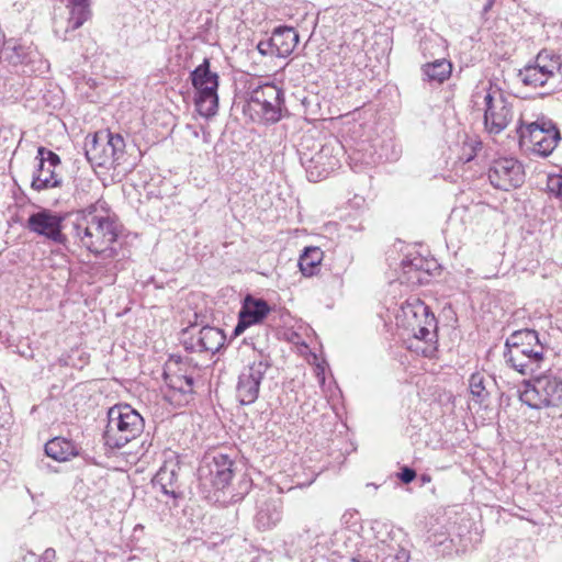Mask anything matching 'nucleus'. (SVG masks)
<instances>
[{"instance_id":"19","label":"nucleus","mask_w":562,"mask_h":562,"mask_svg":"<svg viewBox=\"0 0 562 562\" xmlns=\"http://www.w3.org/2000/svg\"><path fill=\"white\" fill-rule=\"evenodd\" d=\"M226 336L220 328L204 326L186 341V348L199 352H217L225 344Z\"/></svg>"},{"instance_id":"7","label":"nucleus","mask_w":562,"mask_h":562,"mask_svg":"<svg viewBox=\"0 0 562 562\" xmlns=\"http://www.w3.org/2000/svg\"><path fill=\"white\" fill-rule=\"evenodd\" d=\"M192 86L196 90L195 106L200 115L210 117L218 109V75L211 71L210 60L204 58L191 74Z\"/></svg>"},{"instance_id":"29","label":"nucleus","mask_w":562,"mask_h":562,"mask_svg":"<svg viewBox=\"0 0 562 562\" xmlns=\"http://www.w3.org/2000/svg\"><path fill=\"white\" fill-rule=\"evenodd\" d=\"M323 260V251L318 247H307L299 259V267L303 276L312 277L317 273Z\"/></svg>"},{"instance_id":"21","label":"nucleus","mask_w":562,"mask_h":562,"mask_svg":"<svg viewBox=\"0 0 562 562\" xmlns=\"http://www.w3.org/2000/svg\"><path fill=\"white\" fill-rule=\"evenodd\" d=\"M282 519V503L280 499L268 498L258 506L255 517L256 526L260 530L276 527Z\"/></svg>"},{"instance_id":"32","label":"nucleus","mask_w":562,"mask_h":562,"mask_svg":"<svg viewBox=\"0 0 562 562\" xmlns=\"http://www.w3.org/2000/svg\"><path fill=\"white\" fill-rule=\"evenodd\" d=\"M311 535L308 529H304L303 533H297L296 536H291L290 542L285 541V544H290L291 548L288 549V553L296 554L299 551L303 550L305 547L310 546Z\"/></svg>"},{"instance_id":"9","label":"nucleus","mask_w":562,"mask_h":562,"mask_svg":"<svg viewBox=\"0 0 562 562\" xmlns=\"http://www.w3.org/2000/svg\"><path fill=\"white\" fill-rule=\"evenodd\" d=\"M484 125L490 134L502 133L512 122L513 105L499 89H490L484 95Z\"/></svg>"},{"instance_id":"11","label":"nucleus","mask_w":562,"mask_h":562,"mask_svg":"<svg viewBox=\"0 0 562 562\" xmlns=\"http://www.w3.org/2000/svg\"><path fill=\"white\" fill-rule=\"evenodd\" d=\"M491 184L499 190L509 191L525 182V170L520 161L513 157L498 158L488 169Z\"/></svg>"},{"instance_id":"13","label":"nucleus","mask_w":562,"mask_h":562,"mask_svg":"<svg viewBox=\"0 0 562 562\" xmlns=\"http://www.w3.org/2000/svg\"><path fill=\"white\" fill-rule=\"evenodd\" d=\"M521 137H528L532 150L540 157H548L560 140L559 130L551 122H532L521 131Z\"/></svg>"},{"instance_id":"24","label":"nucleus","mask_w":562,"mask_h":562,"mask_svg":"<svg viewBox=\"0 0 562 562\" xmlns=\"http://www.w3.org/2000/svg\"><path fill=\"white\" fill-rule=\"evenodd\" d=\"M178 366L177 370H172V363H168L164 371L165 383L172 390L180 392L181 394H192L194 386V379L191 373L183 370L181 363L176 362Z\"/></svg>"},{"instance_id":"34","label":"nucleus","mask_w":562,"mask_h":562,"mask_svg":"<svg viewBox=\"0 0 562 562\" xmlns=\"http://www.w3.org/2000/svg\"><path fill=\"white\" fill-rule=\"evenodd\" d=\"M389 552L386 553V557L384 558V562L387 560H391V562H408L409 560V552L397 546H389L387 547Z\"/></svg>"},{"instance_id":"30","label":"nucleus","mask_w":562,"mask_h":562,"mask_svg":"<svg viewBox=\"0 0 562 562\" xmlns=\"http://www.w3.org/2000/svg\"><path fill=\"white\" fill-rule=\"evenodd\" d=\"M538 334L536 330L525 329L518 330L512 334L505 344L506 350L514 349V347L524 346L525 344L530 345L537 342Z\"/></svg>"},{"instance_id":"22","label":"nucleus","mask_w":562,"mask_h":562,"mask_svg":"<svg viewBox=\"0 0 562 562\" xmlns=\"http://www.w3.org/2000/svg\"><path fill=\"white\" fill-rule=\"evenodd\" d=\"M36 56L31 46L24 45L16 40L4 41L0 50V58L13 66L27 65Z\"/></svg>"},{"instance_id":"18","label":"nucleus","mask_w":562,"mask_h":562,"mask_svg":"<svg viewBox=\"0 0 562 562\" xmlns=\"http://www.w3.org/2000/svg\"><path fill=\"white\" fill-rule=\"evenodd\" d=\"M402 325L409 329H416L415 324L425 323L426 325H434L435 315L430 312L429 307L419 299L413 297L404 302L401 306V312L396 316Z\"/></svg>"},{"instance_id":"41","label":"nucleus","mask_w":562,"mask_h":562,"mask_svg":"<svg viewBox=\"0 0 562 562\" xmlns=\"http://www.w3.org/2000/svg\"><path fill=\"white\" fill-rule=\"evenodd\" d=\"M317 375H318V379H319L321 383L323 384V383L325 382V376H324V374H323V373H322V374H321V373H318Z\"/></svg>"},{"instance_id":"20","label":"nucleus","mask_w":562,"mask_h":562,"mask_svg":"<svg viewBox=\"0 0 562 562\" xmlns=\"http://www.w3.org/2000/svg\"><path fill=\"white\" fill-rule=\"evenodd\" d=\"M69 7L70 14L67 20V26L60 30L57 23L55 25L56 36L64 41L70 40V32L79 29L90 18L88 0H69Z\"/></svg>"},{"instance_id":"38","label":"nucleus","mask_w":562,"mask_h":562,"mask_svg":"<svg viewBox=\"0 0 562 562\" xmlns=\"http://www.w3.org/2000/svg\"><path fill=\"white\" fill-rule=\"evenodd\" d=\"M416 477V471L412 468L404 467L401 472L398 473V479L405 483L408 484L413 482Z\"/></svg>"},{"instance_id":"15","label":"nucleus","mask_w":562,"mask_h":562,"mask_svg":"<svg viewBox=\"0 0 562 562\" xmlns=\"http://www.w3.org/2000/svg\"><path fill=\"white\" fill-rule=\"evenodd\" d=\"M549 58L550 54L547 50H541L533 64H528L522 69H519L517 77L521 83L532 89L544 87L554 75V65L546 64V60Z\"/></svg>"},{"instance_id":"3","label":"nucleus","mask_w":562,"mask_h":562,"mask_svg":"<svg viewBox=\"0 0 562 562\" xmlns=\"http://www.w3.org/2000/svg\"><path fill=\"white\" fill-rule=\"evenodd\" d=\"M520 401L533 409L562 407V378L551 371L522 381Z\"/></svg>"},{"instance_id":"27","label":"nucleus","mask_w":562,"mask_h":562,"mask_svg":"<svg viewBox=\"0 0 562 562\" xmlns=\"http://www.w3.org/2000/svg\"><path fill=\"white\" fill-rule=\"evenodd\" d=\"M429 262L423 257L416 256L402 261L403 278L402 282L423 283L425 277L429 273Z\"/></svg>"},{"instance_id":"8","label":"nucleus","mask_w":562,"mask_h":562,"mask_svg":"<svg viewBox=\"0 0 562 562\" xmlns=\"http://www.w3.org/2000/svg\"><path fill=\"white\" fill-rule=\"evenodd\" d=\"M335 143L336 147L330 143L318 145V149L315 153L308 150L304 142L301 143V148L299 149L300 159L305 167L310 181L317 182L339 167L337 155L341 147L337 142Z\"/></svg>"},{"instance_id":"6","label":"nucleus","mask_w":562,"mask_h":562,"mask_svg":"<svg viewBox=\"0 0 562 562\" xmlns=\"http://www.w3.org/2000/svg\"><path fill=\"white\" fill-rule=\"evenodd\" d=\"M235 462L228 454L220 451L206 453L198 468V479L205 492L223 491L234 476Z\"/></svg>"},{"instance_id":"5","label":"nucleus","mask_w":562,"mask_h":562,"mask_svg":"<svg viewBox=\"0 0 562 562\" xmlns=\"http://www.w3.org/2000/svg\"><path fill=\"white\" fill-rule=\"evenodd\" d=\"M124 153L125 140L120 134L103 131L86 137L85 155L92 166L115 168Z\"/></svg>"},{"instance_id":"4","label":"nucleus","mask_w":562,"mask_h":562,"mask_svg":"<svg viewBox=\"0 0 562 562\" xmlns=\"http://www.w3.org/2000/svg\"><path fill=\"white\" fill-rule=\"evenodd\" d=\"M251 345L254 350H258V355L239 372L235 390L236 398L241 405H250L256 402L261 384L272 367L270 356L258 348L255 342Z\"/></svg>"},{"instance_id":"33","label":"nucleus","mask_w":562,"mask_h":562,"mask_svg":"<svg viewBox=\"0 0 562 562\" xmlns=\"http://www.w3.org/2000/svg\"><path fill=\"white\" fill-rule=\"evenodd\" d=\"M520 353L528 355L531 359H544V347L540 344L539 338L537 337V342L524 346L516 347Z\"/></svg>"},{"instance_id":"39","label":"nucleus","mask_w":562,"mask_h":562,"mask_svg":"<svg viewBox=\"0 0 562 562\" xmlns=\"http://www.w3.org/2000/svg\"><path fill=\"white\" fill-rule=\"evenodd\" d=\"M56 551L53 548H47L41 555L37 557V562H55Z\"/></svg>"},{"instance_id":"36","label":"nucleus","mask_w":562,"mask_h":562,"mask_svg":"<svg viewBox=\"0 0 562 562\" xmlns=\"http://www.w3.org/2000/svg\"><path fill=\"white\" fill-rule=\"evenodd\" d=\"M547 187L551 193L562 196V171L558 175H550Z\"/></svg>"},{"instance_id":"40","label":"nucleus","mask_w":562,"mask_h":562,"mask_svg":"<svg viewBox=\"0 0 562 562\" xmlns=\"http://www.w3.org/2000/svg\"><path fill=\"white\" fill-rule=\"evenodd\" d=\"M493 3H494V0H488L486 2V4L484 5L483 11L487 12L492 8Z\"/></svg>"},{"instance_id":"37","label":"nucleus","mask_w":562,"mask_h":562,"mask_svg":"<svg viewBox=\"0 0 562 562\" xmlns=\"http://www.w3.org/2000/svg\"><path fill=\"white\" fill-rule=\"evenodd\" d=\"M258 52L263 55H276L274 47L272 46V38L270 37L268 41H261L257 45Z\"/></svg>"},{"instance_id":"10","label":"nucleus","mask_w":562,"mask_h":562,"mask_svg":"<svg viewBox=\"0 0 562 562\" xmlns=\"http://www.w3.org/2000/svg\"><path fill=\"white\" fill-rule=\"evenodd\" d=\"M283 92L276 85L266 83L250 92L248 104L250 110L267 123H276L281 117Z\"/></svg>"},{"instance_id":"12","label":"nucleus","mask_w":562,"mask_h":562,"mask_svg":"<svg viewBox=\"0 0 562 562\" xmlns=\"http://www.w3.org/2000/svg\"><path fill=\"white\" fill-rule=\"evenodd\" d=\"M36 160H38L37 168L33 173L31 187L35 191H43L53 188H59L63 179L55 169L60 165L59 156L43 147L37 148Z\"/></svg>"},{"instance_id":"23","label":"nucleus","mask_w":562,"mask_h":562,"mask_svg":"<svg viewBox=\"0 0 562 562\" xmlns=\"http://www.w3.org/2000/svg\"><path fill=\"white\" fill-rule=\"evenodd\" d=\"M504 358L514 370L522 375H537V371L542 368L544 359H531L530 356L520 353L517 348L505 350Z\"/></svg>"},{"instance_id":"2","label":"nucleus","mask_w":562,"mask_h":562,"mask_svg":"<svg viewBox=\"0 0 562 562\" xmlns=\"http://www.w3.org/2000/svg\"><path fill=\"white\" fill-rule=\"evenodd\" d=\"M144 427L143 416L131 405H114L108 411V423L103 432L104 443L111 449H121L138 438Z\"/></svg>"},{"instance_id":"16","label":"nucleus","mask_w":562,"mask_h":562,"mask_svg":"<svg viewBox=\"0 0 562 562\" xmlns=\"http://www.w3.org/2000/svg\"><path fill=\"white\" fill-rule=\"evenodd\" d=\"M179 467L177 463L167 462L156 473L153 480L155 487H159L161 493L172 499L171 504L167 501L166 504L170 507L178 506V499L182 498L183 492L179 485Z\"/></svg>"},{"instance_id":"28","label":"nucleus","mask_w":562,"mask_h":562,"mask_svg":"<svg viewBox=\"0 0 562 562\" xmlns=\"http://www.w3.org/2000/svg\"><path fill=\"white\" fill-rule=\"evenodd\" d=\"M452 71V65L445 58L436 59L432 63L423 65L422 72L424 80L441 85L446 81Z\"/></svg>"},{"instance_id":"35","label":"nucleus","mask_w":562,"mask_h":562,"mask_svg":"<svg viewBox=\"0 0 562 562\" xmlns=\"http://www.w3.org/2000/svg\"><path fill=\"white\" fill-rule=\"evenodd\" d=\"M416 329H409L413 337L419 340L424 341H430L431 340V329L436 328V321L434 322V325H426L425 323L416 324Z\"/></svg>"},{"instance_id":"25","label":"nucleus","mask_w":562,"mask_h":562,"mask_svg":"<svg viewBox=\"0 0 562 562\" xmlns=\"http://www.w3.org/2000/svg\"><path fill=\"white\" fill-rule=\"evenodd\" d=\"M271 38L276 56L278 57H288L299 44V34L295 29L291 26L277 27Z\"/></svg>"},{"instance_id":"31","label":"nucleus","mask_w":562,"mask_h":562,"mask_svg":"<svg viewBox=\"0 0 562 562\" xmlns=\"http://www.w3.org/2000/svg\"><path fill=\"white\" fill-rule=\"evenodd\" d=\"M470 392L476 402H483L488 393L485 390L484 378L480 373H474L470 378Z\"/></svg>"},{"instance_id":"17","label":"nucleus","mask_w":562,"mask_h":562,"mask_svg":"<svg viewBox=\"0 0 562 562\" xmlns=\"http://www.w3.org/2000/svg\"><path fill=\"white\" fill-rule=\"evenodd\" d=\"M270 306L262 299H254L247 295L238 314V323L234 329L236 336L240 335L247 327L258 324L266 318Z\"/></svg>"},{"instance_id":"26","label":"nucleus","mask_w":562,"mask_h":562,"mask_svg":"<svg viewBox=\"0 0 562 562\" xmlns=\"http://www.w3.org/2000/svg\"><path fill=\"white\" fill-rule=\"evenodd\" d=\"M45 454L58 462H66L79 456V448L72 441L64 437H55L48 440L44 447Z\"/></svg>"},{"instance_id":"42","label":"nucleus","mask_w":562,"mask_h":562,"mask_svg":"<svg viewBox=\"0 0 562 562\" xmlns=\"http://www.w3.org/2000/svg\"><path fill=\"white\" fill-rule=\"evenodd\" d=\"M473 156H474L473 154H470V155L467 157L465 161H470V160H472Z\"/></svg>"},{"instance_id":"1","label":"nucleus","mask_w":562,"mask_h":562,"mask_svg":"<svg viewBox=\"0 0 562 562\" xmlns=\"http://www.w3.org/2000/svg\"><path fill=\"white\" fill-rule=\"evenodd\" d=\"M74 233L82 247L98 255L112 250L111 246L119 236V225L115 215L104 202L99 201L76 212Z\"/></svg>"},{"instance_id":"14","label":"nucleus","mask_w":562,"mask_h":562,"mask_svg":"<svg viewBox=\"0 0 562 562\" xmlns=\"http://www.w3.org/2000/svg\"><path fill=\"white\" fill-rule=\"evenodd\" d=\"M63 216L43 209L30 215L27 228L37 235L45 236L57 244H65L66 236L61 232Z\"/></svg>"}]
</instances>
